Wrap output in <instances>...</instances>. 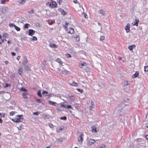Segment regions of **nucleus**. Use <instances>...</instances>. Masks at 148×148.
<instances>
[{
    "instance_id": "obj_1",
    "label": "nucleus",
    "mask_w": 148,
    "mask_h": 148,
    "mask_svg": "<svg viewBox=\"0 0 148 148\" xmlns=\"http://www.w3.org/2000/svg\"><path fill=\"white\" fill-rule=\"evenodd\" d=\"M129 101V99L126 98L123 99L122 102H121L118 106V109L117 114L119 115H122L125 110L127 109L128 107V105L127 103Z\"/></svg>"
},
{
    "instance_id": "obj_2",
    "label": "nucleus",
    "mask_w": 148,
    "mask_h": 148,
    "mask_svg": "<svg viewBox=\"0 0 148 148\" xmlns=\"http://www.w3.org/2000/svg\"><path fill=\"white\" fill-rule=\"evenodd\" d=\"M22 117V115H17L16 117L13 119H12V121L15 123H18L21 122L23 120V119L21 118Z\"/></svg>"
},
{
    "instance_id": "obj_3",
    "label": "nucleus",
    "mask_w": 148,
    "mask_h": 148,
    "mask_svg": "<svg viewBox=\"0 0 148 148\" xmlns=\"http://www.w3.org/2000/svg\"><path fill=\"white\" fill-rule=\"evenodd\" d=\"M24 60L22 63V66L24 67L25 69L27 70V64L28 62L27 61V59L26 58L24 57H23Z\"/></svg>"
},
{
    "instance_id": "obj_4",
    "label": "nucleus",
    "mask_w": 148,
    "mask_h": 148,
    "mask_svg": "<svg viewBox=\"0 0 148 148\" xmlns=\"http://www.w3.org/2000/svg\"><path fill=\"white\" fill-rule=\"evenodd\" d=\"M78 132L79 133V136L78 137V138L79 142L82 143L83 140L84 135L82 132Z\"/></svg>"
},
{
    "instance_id": "obj_5",
    "label": "nucleus",
    "mask_w": 148,
    "mask_h": 148,
    "mask_svg": "<svg viewBox=\"0 0 148 148\" xmlns=\"http://www.w3.org/2000/svg\"><path fill=\"white\" fill-rule=\"evenodd\" d=\"M96 142V140L93 139H90L87 143V145L88 146H91L94 144Z\"/></svg>"
},
{
    "instance_id": "obj_6",
    "label": "nucleus",
    "mask_w": 148,
    "mask_h": 148,
    "mask_svg": "<svg viewBox=\"0 0 148 148\" xmlns=\"http://www.w3.org/2000/svg\"><path fill=\"white\" fill-rule=\"evenodd\" d=\"M57 5L56 3L54 1H52L50 3L49 6L51 8H56Z\"/></svg>"
},
{
    "instance_id": "obj_7",
    "label": "nucleus",
    "mask_w": 148,
    "mask_h": 148,
    "mask_svg": "<svg viewBox=\"0 0 148 148\" xmlns=\"http://www.w3.org/2000/svg\"><path fill=\"white\" fill-rule=\"evenodd\" d=\"M130 25L129 23H127V25L125 27V29L127 33L129 32L130 31Z\"/></svg>"
},
{
    "instance_id": "obj_8",
    "label": "nucleus",
    "mask_w": 148,
    "mask_h": 148,
    "mask_svg": "<svg viewBox=\"0 0 148 148\" xmlns=\"http://www.w3.org/2000/svg\"><path fill=\"white\" fill-rule=\"evenodd\" d=\"M135 21L134 22H132V25L133 26L136 25L137 26L138 25V23L139 22V20L138 19H136L135 20Z\"/></svg>"
},
{
    "instance_id": "obj_9",
    "label": "nucleus",
    "mask_w": 148,
    "mask_h": 148,
    "mask_svg": "<svg viewBox=\"0 0 148 148\" xmlns=\"http://www.w3.org/2000/svg\"><path fill=\"white\" fill-rule=\"evenodd\" d=\"M68 97L69 98L70 100L71 101H73L74 100V96L72 94H69L68 95Z\"/></svg>"
},
{
    "instance_id": "obj_10",
    "label": "nucleus",
    "mask_w": 148,
    "mask_h": 148,
    "mask_svg": "<svg viewBox=\"0 0 148 148\" xmlns=\"http://www.w3.org/2000/svg\"><path fill=\"white\" fill-rule=\"evenodd\" d=\"M35 31L33 29H29L28 32V35L31 36H32L34 35V34L35 33Z\"/></svg>"
},
{
    "instance_id": "obj_11",
    "label": "nucleus",
    "mask_w": 148,
    "mask_h": 148,
    "mask_svg": "<svg viewBox=\"0 0 148 148\" xmlns=\"http://www.w3.org/2000/svg\"><path fill=\"white\" fill-rule=\"evenodd\" d=\"M58 11L60 12L63 15H65L67 14V13L63 9H59Z\"/></svg>"
},
{
    "instance_id": "obj_12",
    "label": "nucleus",
    "mask_w": 148,
    "mask_h": 148,
    "mask_svg": "<svg viewBox=\"0 0 148 148\" xmlns=\"http://www.w3.org/2000/svg\"><path fill=\"white\" fill-rule=\"evenodd\" d=\"M61 106H62L63 107L69 109H71L72 108V106L71 105H62Z\"/></svg>"
},
{
    "instance_id": "obj_13",
    "label": "nucleus",
    "mask_w": 148,
    "mask_h": 148,
    "mask_svg": "<svg viewBox=\"0 0 148 148\" xmlns=\"http://www.w3.org/2000/svg\"><path fill=\"white\" fill-rule=\"evenodd\" d=\"M135 47L136 45H132L129 46L128 47V48L130 51H132V50Z\"/></svg>"
},
{
    "instance_id": "obj_14",
    "label": "nucleus",
    "mask_w": 148,
    "mask_h": 148,
    "mask_svg": "<svg viewBox=\"0 0 148 148\" xmlns=\"http://www.w3.org/2000/svg\"><path fill=\"white\" fill-rule=\"evenodd\" d=\"M139 72L137 71L132 76L133 78H134L138 76L139 75Z\"/></svg>"
},
{
    "instance_id": "obj_15",
    "label": "nucleus",
    "mask_w": 148,
    "mask_h": 148,
    "mask_svg": "<svg viewBox=\"0 0 148 148\" xmlns=\"http://www.w3.org/2000/svg\"><path fill=\"white\" fill-rule=\"evenodd\" d=\"M87 65L86 63L85 62H84L83 63H81L79 64V67L81 68H82V67L83 66H86Z\"/></svg>"
},
{
    "instance_id": "obj_16",
    "label": "nucleus",
    "mask_w": 148,
    "mask_h": 148,
    "mask_svg": "<svg viewBox=\"0 0 148 148\" xmlns=\"http://www.w3.org/2000/svg\"><path fill=\"white\" fill-rule=\"evenodd\" d=\"M68 32L71 34H73L74 32V29L73 28H70L68 29Z\"/></svg>"
},
{
    "instance_id": "obj_17",
    "label": "nucleus",
    "mask_w": 148,
    "mask_h": 148,
    "mask_svg": "<svg viewBox=\"0 0 148 148\" xmlns=\"http://www.w3.org/2000/svg\"><path fill=\"white\" fill-rule=\"evenodd\" d=\"M48 103L50 105L52 106H55V104H56V102L52 101L50 100L48 101Z\"/></svg>"
},
{
    "instance_id": "obj_18",
    "label": "nucleus",
    "mask_w": 148,
    "mask_h": 148,
    "mask_svg": "<svg viewBox=\"0 0 148 148\" xmlns=\"http://www.w3.org/2000/svg\"><path fill=\"white\" fill-rule=\"evenodd\" d=\"M55 61L59 63L60 64L62 65L63 62L59 58H57Z\"/></svg>"
},
{
    "instance_id": "obj_19",
    "label": "nucleus",
    "mask_w": 148,
    "mask_h": 148,
    "mask_svg": "<svg viewBox=\"0 0 148 148\" xmlns=\"http://www.w3.org/2000/svg\"><path fill=\"white\" fill-rule=\"evenodd\" d=\"M27 0H20L18 1V3L20 4H23L25 3Z\"/></svg>"
},
{
    "instance_id": "obj_20",
    "label": "nucleus",
    "mask_w": 148,
    "mask_h": 148,
    "mask_svg": "<svg viewBox=\"0 0 148 148\" xmlns=\"http://www.w3.org/2000/svg\"><path fill=\"white\" fill-rule=\"evenodd\" d=\"M99 13L101 14L103 16H105L106 14L105 12L103 10H99Z\"/></svg>"
},
{
    "instance_id": "obj_21",
    "label": "nucleus",
    "mask_w": 148,
    "mask_h": 148,
    "mask_svg": "<svg viewBox=\"0 0 148 148\" xmlns=\"http://www.w3.org/2000/svg\"><path fill=\"white\" fill-rule=\"evenodd\" d=\"M22 69L21 68H20L18 69V73L20 75H21L22 72Z\"/></svg>"
},
{
    "instance_id": "obj_22",
    "label": "nucleus",
    "mask_w": 148,
    "mask_h": 148,
    "mask_svg": "<svg viewBox=\"0 0 148 148\" xmlns=\"http://www.w3.org/2000/svg\"><path fill=\"white\" fill-rule=\"evenodd\" d=\"M78 53L80 54H84L86 55V53L85 51L83 50H80L78 51Z\"/></svg>"
},
{
    "instance_id": "obj_23",
    "label": "nucleus",
    "mask_w": 148,
    "mask_h": 148,
    "mask_svg": "<svg viewBox=\"0 0 148 148\" xmlns=\"http://www.w3.org/2000/svg\"><path fill=\"white\" fill-rule=\"evenodd\" d=\"M106 146L104 144H102L98 146L97 148H106Z\"/></svg>"
},
{
    "instance_id": "obj_24",
    "label": "nucleus",
    "mask_w": 148,
    "mask_h": 148,
    "mask_svg": "<svg viewBox=\"0 0 148 148\" xmlns=\"http://www.w3.org/2000/svg\"><path fill=\"white\" fill-rule=\"evenodd\" d=\"M31 40L34 41L37 40V38L35 36L32 37V38L30 39Z\"/></svg>"
},
{
    "instance_id": "obj_25",
    "label": "nucleus",
    "mask_w": 148,
    "mask_h": 148,
    "mask_svg": "<svg viewBox=\"0 0 148 148\" xmlns=\"http://www.w3.org/2000/svg\"><path fill=\"white\" fill-rule=\"evenodd\" d=\"M23 97L24 98H27V94L25 93H23L22 94Z\"/></svg>"
},
{
    "instance_id": "obj_26",
    "label": "nucleus",
    "mask_w": 148,
    "mask_h": 148,
    "mask_svg": "<svg viewBox=\"0 0 148 148\" xmlns=\"http://www.w3.org/2000/svg\"><path fill=\"white\" fill-rule=\"evenodd\" d=\"M50 46L51 47L56 48L57 45L53 43H52L50 44Z\"/></svg>"
},
{
    "instance_id": "obj_27",
    "label": "nucleus",
    "mask_w": 148,
    "mask_h": 148,
    "mask_svg": "<svg viewBox=\"0 0 148 148\" xmlns=\"http://www.w3.org/2000/svg\"><path fill=\"white\" fill-rule=\"evenodd\" d=\"M71 85L72 86H77L78 85V83L76 82H73L71 84Z\"/></svg>"
},
{
    "instance_id": "obj_28",
    "label": "nucleus",
    "mask_w": 148,
    "mask_h": 148,
    "mask_svg": "<svg viewBox=\"0 0 148 148\" xmlns=\"http://www.w3.org/2000/svg\"><path fill=\"white\" fill-rule=\"evenodd\" d=\"M37 95L40 97H42V96L41 95V91L40 90H38L37 92Z\"/></svg>"
},
{
    "instance_id": "obj_29",
    "label": "nucleus",
    "mask_w": 148,
    "mask_h": 148,
    "mask_svg": "<svg viewBox=\"0 0 148 148\" xmlns=\"http://www.w3.org/2000/svg\"><path fill=\"white\" fill-rule=\"evenodd\" d=\"M92 132H97V131L96 128L95 127H92Z\"/></svg>"
},
{
    "instance_id": "obj_30",
    "label": "nucleus",
    "mask_w": 148,
    "mask_h": 148,
    "mask_svg": "<svg viewBox=\"0 0 148 148\" xmlns=\"http://www.w3.org/2000/svg\"><path fill=\"white\" fill-rule=\"evenodd\" d=\"M76 40L77 41H79L80 40V38L79 35H77L76 37Z\"/></svg>"
},
{
    "instance_id": "obj_31",
    "label": "nucleus",
    "mask_w": 148,
    "mask_h": 148,
    "mask_svg": "<svg viewBox=\"0 0 148 148\" xmlns=\"http://www.w3.org/2000/svg\"><path fill=\"white\" fill-rule=\"evenodd\" d=\"M124 84L125 86H127L129 84L128 83V82L127 81H124Z\"/></svg>"
},
{
    "instance_id": "obj_32",
    "label": "nucleus",
    "mask_w": 148,
    "mask_h": 148,
    "mask_svg": "<svg viewBox=\"0 0 148 148\" xmlns=\"http://www.w3.org/2000/svg\"><path fill=\"white\" fill-rule=\"evenodd\" d=\"M25 28L28 29V24L27 23L25 24L23 27V29H24V30H25Z\"/></svg>"
},
{
    "instance_id": "obj_33",
    "label": "nucleus",
    "mask_w": 148,
    "mask_h": 148,
    "mask_svg": "<svg viewBox=\"0 0 148 148\" xmlns=\"http://www.w3.org/2000/svg\"><path fill=\"white\" fill-rule=\"evenodd\" d=\"M64 74H67L69 73V72L66 70H64Z\"/></svg>"
},
{
    "instance_id": "obj_34",
    "label": "nucleus",
    "mask_w": 148,
    "mask_h": 148,
    "mask_svg": "<svg viewBox=\"0 0 148 148\" xmlns=\"http://www.w3.org/2000/svg\"><path fill=\"white\" fill-rule=\"evenodd\" d=\"M33 114L37 116H38L40 112H34L33 113Z\"/></svg>"
},
{
    "instance_id": "obj_35",
    "label": "nucleus",
    "mask_w": 148,
    "mask_h": 148,
    "mask_svg": "<svg viewBox=\"0 0 148 148\" xmlns=\"http://www.w3.org/2000/svg\"><path fill=\"white\" fill-rule=\"evenodd\" d=\"M67 119L66 117V116H64L63 117H61L60 118V119L64 120H66Z\"/></svg>"
},
{
    "instance_id": "obj_36",
    "label": "nucleus",
    "mask_w": 148,
    "mask_h": 148,
    "mask_svg": "<svg viewBox=\"0 0 148 148\" xmlns=\"http://www.w3.org/2000/svg\"><path fill=\"white\" fill-rule=\"evenodd\" d=\"M14 27L15 29L17 31H19L20 30V28L16 26V25H15Z\"/></svg>"
},
{
    "instance_id": "obj_37",
    "label": "nucleus",
    "mask_w": 148,
    "mask_h": 148,
    "mask_svg": "<svg viewBox=\"0 0 148 148\" xmlns=\"http://www.w3.org/2000/svg\"><path fill=\"white\" fill-rule=\"evenodd\" d=\"M5 95L8 97V98L6 99V100H8L10 98V95L9 93H7Z\"/></svg>"
},
{
    "instance_id": "obj_38",
    "label": "nucleus",
    "mask_w": 148,
    "mask_h": 148,
    "mask_svg": "<svg viewBox=\"0 0 148 148\" xmlns=\"http://www.w3.org/2000/svg\"><path fill=\"white\" fill-rule=\"evenodd\" d=\"M144 71H148V66H146L144 67Z\"/></svg>"
},
{
    "instance_id": "obj_39",
    "label": "nucleus",
    "mask_w": 148,
    "mask_h": 148,
    "mask_svg": "<svg viewBox=\"0 0 148 148\" xmlns=\"http://www.w3.org/2000/svg\"><path fill=\"white\" fill-rule=\"evenodd\" d=\"M20 90L21 91H27V90L25 88H21L20 89Z\"/></svg>"
},
{
    "instance_id": "obj_40",
    "label": "nucleus",
    "mask_w": 148,
    "mask_h": 148,
    "mask_svg": "<svg viewBox=\"0 0 148 148\" xmlns=\"http://www.w3.org/2000/svg\"><path fill=\"white\" fill-rule=\"evenodd\" d=\"M9 26H10V27H14L15 25L14 23H10L9 24Z\"/></svg>"
},
{
    "instance_id": "obj_41",
    "label": "nucleus",
    "mask_w": 148,
    "mask_h": 148,
    "mask_svg": "<svg viewBox=\"0 0 148 148\" xmlns=\"http://www.w3.org/2000/svg\"><path fill=\"white\" fill-rule=\"evenodd\" d=\"M77 89L78 92H80L81 93H82L83 91L82 89H81L80 88H77Z\"/></svg>"
},
{
    "instance_id": "obj_42",
    "label": "nucleus",
    "mask_w": 148,
    "mask_h": 148,
    "mask_svg": "<svg viewBox=\"0 0 148 148\" xmlns=\"http://www.w3.org/2000/svg\"><path fill=\"white\" fill-rule=\"evenodd\" d=\"M15 113V112L14 111L11 112L10 113V114L11 116L13 115Z\"/></svg>"
},
{
    "instance_id": "obj_43",
    "label": "nucleus",
    "mask_w": 148,
    "mask_h": 148,
    "mask_svg": "<svg viewBox=\"0 0 148 148\" xmlns=\"http://www.w3.org/2000/svg\"><path fill=\"white\" fill-rule=\"evenodd\" d=\"M36 101H38L39 103H40L42 101V100L41 99H36Z\"/></svg>"
},
{
    "instance_id": "obj_44",
    "label": "nucleus",
    "mask_w": 148,
    "mask_h": 148,
    "mask_svg": "<svg viewBox=\"0 0 148 148\" xmlns=\"http://www.w3.org/2000/svg\"><path fill=\"white\" fill-rule=\"evenodd\" d=\"M105 38V37L104 36H101L100 38V40H104Z\"/></svg>"
},
{
    "instance_id": "obj_45",
    "label": "nucleus",
    "mask_w": 148,
    "mask_h": 148,
    "mask_svg": "<svg viewBox=\"0 0 148 148\" xmlns=\"http://www.w3.org/2000/svg\"><path fill=\"white\" fill-rule=\"evenodd\" d=\"M66 56L67 58H69L71 57V56L69 54H66Z\"/></svg>"
},
{
    "instance_id": "obj_46",
    "label": "nucleus",
    "mask_w": 148,
    "mask_h": 148,
    "mask_svg": "<svg viewBox=\"0 0 148 148\" xmlns=\"http://www.w3.org/2000/svg\"><path fill=\"white\" fill-rule=\"evenodd\" d=\"M69 23H68L66 22H65V29L67 28V26H68V25L69 24Z\"/></svg>"
},
{
    "instance_id": "obj_47",
    "label": "nucleus",
    "mask_w": 148,
    "mask_h": 148,
    "mask_svg": "<svg viewBox=\"0 0 148 148\" xmlns=\"http://www.w3.org/2000/svg\"><path fill=\"white\" fill-rule=\"evenodd\" d=\"M48 93V92H47L46 91H43L42 93V94L44 95L45 94H47Z\"/></svg>"
},
{
    "instance_id": "obj_48",
    "label": "nucleus",
    "mask_w": 148,
    "mask_h": 148,
    "mask_svg": "<svg viewBox=\"0 0 148 148\" xmlns=\"http://www.w3.org/2000/svg\"><path fill=\"white\" fill-rule=\"evenodd\" d=\"M28 12L29 13H30V14H32L34 13V10L33 9H32L31 10L29 11V12Z\"/></svg>"
},
{
    "instance_id": "obj_49",
    "label": "nucleus",
    "mask_w": 148,
    "mask_h": 148,
    "mask_svg": "<svg viewBox=\"0 0 148 148\" xmlns=\"http://www.w3.org/2000/svg\"><path fill=\"white\" fill-rule=\"evenodd\" d=\"M58 140L60 142H62L63 141V138H60L58 139Z\"/></svg>"
},
{
    "instance_id": "obj_50",
    "label": "nucleus",
    "mask_w": 148,
    "mask_h": 148,
    "mask_svg": "<svg viewBox=\"0 0 148 148\" xmlns=\"http://www.w3.org/2000/svg\"><path fill=\"white\" fill-rule=\"evenodd\" d=\"M11 54L12 55V56H14L16 55V53H15L14 52H11Z\"/></svg>"
},
{
    "instance_id": "obj_51",
    "label": "nucleus",
    "mask_w": 148,
    "mask_h": 148,
    "mask_svg": "<svg viewBox=\"0 0 148 148\" xmlns=\"http://www.w3.org/2000/svg\"><path fill=\"white\" fill-rule=\"evenodd\" d=\"M53 23V21H49V24L50 25H51Z\"/></svg>"
},
{
    "instance_id": "obj_52",
    "label": "nucleus",
    "mask_w": 148,
    "mask_h": 148,
    "mask_svg": "<svg viewBox=\"0 0 148 148\" xmlns=\"http://www.w3.org/2000/svg\"><path fill=\"white\" fill-rule=\"evenodd\" d=\"M91 106H94V102L93 101H91Z\"/></svg>"
},
{
    "instance_id": "obj_53",
    "label": "nucleus",
    "mask_w": 148,
    "mask_h": 148,
    "mask_svg": "<svg viewBox=\"0 0 148 148\" xmlns=\"http://www.w3.org/2000/svg\"><path fill=\"white\" fill-rule=\"evenodd\" d=\"M59 71H60V72L61 73H62L63 74H64V70L63 71L61 70H59Z\"/></svg>"
},
{
    "instance_id": "obj_54",
    "label": "nucleus",
    "mask_w": 148,
    "mask_h": 148,
    "mask_svg": "<svg viewBox=\"0 0 148 148\" xmlns=\"http://www.w3.org/2000/svg\"><path fill=\"white\" fill-rule=\"evenodd\" d=\"M9 85V84H8L6 83L5 84V85L4 86V87L5 88L8 87V86Z\"/></svg>"
},
{
    "instance_id": "obj_55",
    "label": "nucleus",
    "mask_w": 148,
    "mask_h": 148,
    "mask_svg": "<svg viewBox=\"0 0 148 148\" xmlns=\"http://www.w3.org/2000/svg\"><path fill=\"white\" fill-rule=\"evenodd\" d=\"M5 0H1V3H4L5 2Z\"/></svg>"
},
{
    "instance_id": "obj_56",
    "label": "nucleus",
    "mask_w": 148,
    "mask_h": 148,
    "mask_svg": "<svg viewBox=\"0 0 148 148\" xmlns=\"http://www.w3.org/2000/svg\"><path fill=\"white\" fill-rule=\"evenodd\" d=\"M4 115L0 113V117H4Z\"/></svg>"
},
{
    "instance_id": "obj_57",
    "label": "nucleus",
    "mask_w": 148,
    "mask_h": 148,
    "mask_svg": "<svg viewBox=\"0 0 148 148\" xmlns=\"http://www.w3.org/2000/svg\"><path fill=\"white\" fill-rule=\"evenodd\" d=\"M22 39L24 40H26L27 39V37H24L23 38H22Z\"/></svg>"
},
{
    "instance_id": "obj_58",
    "label": "nucleus",
    "mask_w": 148,
    "mask_h": 148,
    "mask_svg": "<svg viewBox=\"0 0 148 148\" xmlns=\"http://www.w3.org/2000/svg\"><path fill=\"white\" fill-rule=\"evenodd\" d=\"M92 108H94V107H93V106H90V110H92Z\"/></svg>"
},
{
    "instance_id": "obj_59",
    "label": "nucleus",
    "mask_w": 148,
    "mask_h": 148,
    "mask_svg": "<svg viewBox=\"0 0 148 148\" xmlns=\"http://www.w3.org/2000/svg\"><path fill=\"white\" fill-rule=\"evenodd\" d=\"M84 17L86 18H88V16L86 14H84Z\"/></svg>"
},
{
    "instance_id": "obj_60",
    "label": "nucleus",
    "mask_w": 148,
    "mask_h": 148,
    "mask_svg": "<svg viewBox=\"0 0 148 148\" xmlns=\"http://www.w3.org/2000/svg\"><path fill=\"white\" fill-rule=\"evenodd\" d=\"M73 2L75 3H77V0H74L73 1Z\"/></svg>"
},
{
    "instance_id": "obj_61",
    "label": "nucleus",
    "mask_w": 148,
    "mask_h": 148,
    "mask_svg": "<svg viewBox=\"0 0 148 148\" xmlns=\"http://www.w3.org/2000/svg\"><path fill=\"white\" fill-rule=\"evenodd\" d=\"M20 56H18L16 58V59H17V60H19V59H20Z\"/></svg>"
},
{
    "instance_id": "obj_62",
    "label": "nucleus",
    "mask_w": 148,
    "mask_h": 148,
    "mask_svg": "<svg viewBox=\"0 0 148 148\" xmlns=\"http://www.w3.org/2000/svg\"><path fill=\"white\" fill-rule=\"evenodd\" d=\"M4 62L6 64H7L8 63V61H5Z\"/></svg>"
},
{
    "instance_id": "obj_63",
    "label": "nucleus",
    "mask_w": 148,
    "mask_h": 148,
    "mask_svg": "<svg viewBox=\"0 0 148 148\" xmlns=\"http://www.w3.org/2000/svg\"><path fill=\"white\" fill-rule=\"evenodd\" d=\"M49 126L50 127L52 128V127L53 126V125L52 124H51L50 125H49Z\"/></svg>"
},
{
    "instance_id": "obj_64",
    "label": "nucleus",
    "mask_w": 148,
    "mask_h": 148,
    "mask_svg": "<svg viewBox=\"0 0 148 148\" xmlns=\"http://www.w3.org/2000/svg\"><path fill=\"white\" fill-rule=\"evenodd\" d=\"M145 138L147 140H148V135H147L146 136Z\"/></svg>"
}]
</instances>
